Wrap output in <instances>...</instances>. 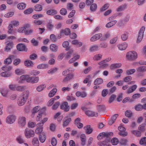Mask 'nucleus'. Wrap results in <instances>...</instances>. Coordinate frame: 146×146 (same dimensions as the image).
<instances>
[{"label": "nucleus", "mask_w": 146, "mask_h": 146, "mask_svg": "<svg viewBox=\"0 0 146 146\" xmlns=\"http://www.w3.org/2000/svg\"><path fill=\"white\" fill-rule=\"evenodd\" d=\"M113 133L111 132L109 133L103 132L100 133L97 137L98 139L101 140L103 138H105V141L100 142L99 145L101 146H110L109 143L110 141V136H113Z\"/></svg>", "instance_id": "1"}, {"label": "nucleus", "mask_w": 146, "mask_h": 146, "mask_svg": "<svg viewBox=\"0 0 146 146\" xmlns=\"http://www.w3.org/2000/svg\"><path fill=\"white\" fill-rule=\"evenodd\" d=\"M29 94L28 90H26L23 92L18 100V104L19 106L23 105L26 102Z\"/></svg>", "instance_id": "2"}, {"label": "nucleus", "mask_w": 146, "mask_h": 146, "mask_svg": "<svg viewBox=\"0 0 146 146\" xmlns=\"http://www.w3.org/2000/svg\"><path fill=\"white\" fill-rule=\"evenodd\" d=\"M126 57L129 60H133L137 58V52L134 51H130L127 53Z\"/></svg>", "instance_id": "3"}, {"label": "nucleus", "mask_w": 146, "mask_h": 146, "mask_svg": "<svg viewBox=\"0 0 146 146\" xmlns=\"http://www.w3.org/2000/svg\"><path fill=\"white\" fill-rule=\"evenodd\" d=\"M24 134L25 137L27 138H30L31 137H33L35 135L34 131L31 129H25Z\"/></svg>", "instance_id": "4"}, {"label": "nucleus", "mask_w": 146, "mask_h": 146, "mask_svg": "<svg viewBox=\"0 0 146 146\" xmlns=\"http://www.w3.org/2000/svg\"><path fill=\"white\" fill-rule=\"evenodd\" d=\"M145 30V27L144 26H142L140 29L139 31V35L138 36L137 42H140L142 40L143 36V33Z\"/></svg>", "instance_id": "5"}, {"label": "nucleus", "mask_w": 146, "mask_h": 146, "mask_svg": "<svg viewBox=\"0 0 146 146\" xmlns=\"http://www.w3.org/2000/svg\"><path fill=\"white\" fill-rule=\"evenodd\" d=\"M16 119V117L14 115H11L8 116L6 119V122L9 124L14 123Z\"/></svg>", "instance_id": "6"}, {"label": "nucleus", "mask_w": 146, "mask_h": 146, "mask_svg": "<svg viewBox=\"0 0 146 146\" xmlns=\"http://www.w3.org/2000/svg\"><path fill=\"white\" fill-rule=\"evenodd\" d=\"M71 120L72 119L71 118H68V116L65 117L63 120L62 126L63 127H65L68 125Z\"/></svg>", "instance_id": "7"}, {"label": "nucleus", "mask_w": 146, "mask_h": 146, "mask_svg": "<svg viewBox=\"0 0 146 146\" xmlns=\"http://www.w3.org/2000/svg\"><path fill=\"white\" fill-rule=\"evenodd\" d=\"M29 76L27 75H24L21 76L20 77V80L18 81V83L21 84L23 82V81L25 80L29 82Z\"/></svg>", "instance_id": "8"}, {"label": "nucleus", "mask_w": 146, "mask_h": 146, "mask_svg": "<svg viewBox=\"0 0 146 146\" xmlns=\"http://www.w3.org/2000/svg\"><path fill=\"white\" fill-rule=\"evenodd\" d=\"M60 108L61 109L64 110L66 112L68 111L70 109L69 106L68 105V103L66 102L62 103L60 106Z\"/></svg>", "instance_id": "9"}, {"label": "nucleus", "mask_w": 146, "mask_h": 146, "mask_svg": "<svg viewBox=\"0 0 146 146\" xmlns=\"http://www.w3.org/2000/svg\"><path fill=\"white\" fill-rule=\"evenodd\" d=\"M18 122L20 126H24L26 124L25 117L24 116L20 117L18 119Z\"/></svg>", "instance_id": "10"}, {"label": "nucleus", "mask_w": 146, "mask_h": 146, "mask_svg": "<svg viewBox=\"0 0 146 146\" xmlns=\"http://www.w3.org/2000/svg\"><path fill=\"white\" fill-rule=\"evenodd\" d=\"M13 44L12 41L9 42L7 44L5 47L4 49V50L7 52L10 51L11 49L13 47Z\"/></svg>", "instance_id": "11"}, {"label": "nucleus", "mask_w": 146, "mask_h": 146, "mask_svg": "<svg viewBox=\"0 0 146 146\" xmlns=\"http://www.w3.org/2000/svg\"><path fill=\"white\" fill-rule=\"evenodd\" d=\"M85 113L86 115L89 117H97L98 116L97 113L90 110L85 111Z\"/></svg>", "instance_id": "12"}, {"label": "nucleus", "mask_w": 146, "mask_h": 146, "mask_svg": "<svg viewBox=\"0 0 146 146\" xmlns=\"http://www.w3.org/2000/svg\"><path fill=\"white\" fill-rule=\"evenodd\" d=\"M110 21L107 23L106 25V27L107 28H110L114 26L117 23L116 20H114Z\"/></svg>", "instance_id": "13"}, {"label": "nucleus", "mask_w": 146, "mask_h": 146, "mask_svg": "<svg viewBox=\"0 0 146 146\" xmlns=\"http://www.w3.org/2000/svg\"><path fill=\"white\" fill-rule=\"evenodd\" d=\"M137 85H134L131 86L127 90L126 92L127 94H129L134 92L135 90L137 88Z\"/></svg>", "instance_id": "14"}, {"label": "nucleus", "mask_w": 146, "mask_h": 146, "mask_svg": "<svg viewBox=\"0 0 146 146\" xmlns=\"http://www.w3.org/2000/svg\"><path fill=\"white\" fill-rule=\"evenodd\" d=\"M110 33L107 32L105 33L103 36H102V37L100 38V40L102 41L106 40L110 37Z\"/></svg>", "instance_id": "15"}, {"label": "nucleus", "mask_w": 146, "mask_h": 146, "mask_svg": "<svg viewBox=\"0 0 146 146\" xmlns=\"http://www.w3.org/2000/svg\"><path fill=\"white\" fill-rule=\"evenodd\" d=\"M50 49L52 52H56L58 50V46L55 44H52L50 45Z\"/></svg>", "instance_id": "16"}, {"label": "nucleus", "mask_w": 146, "mask_h": 146, "mask_svg": "<svg viewBox=\"0 0 146 146\" xmlns=\"http://www.w3.org/2000/svg\"><path fill=\"white\" fill-rule=\"evenodd\" d=\"M84 129L86 131L87 134H90L93 131V129L91 127L90 125H88L84 127Z\"/></svg>", "instance_id": "17"}, {"label": "nucleus", "mask_w": 146, "mask_h": 146, "mask_svg": "<svg viewBox=\"0 0 146 146\" xmlns=\"http://www.w3.org/2000/svg\"><path fill=\"white\" fill-rule=\"evenodd\" d=\"M39 80L38 77H29V82H31L32 83H37Z\"/></svg>", "instance_id": "18"}, {"label": "nucleus", "mask_w": 146, "mask_h": 146, "mask_svg": "<svg viewBox=\"0 0 146 146\" xmlns=\"http://www.w3.org/2000/svg\"><path fill=\"white\" fill-rule=\"evenodd\" d=\"M118 116V115L116 114L114 115L111 117V119L110 120L109 124L110 125H111L115 121L117 118Z\"/></svg>", "instance_id": "19"}, {"label": "nucleus", "mask_w": 146, "mask_h": 146, "mask_svg": "<svg viewBox=\"0 0 146 146\" xmlns=\"http://www.w3.org/2000/svg\"><path fill=\"white\" fill-rule=\"evenodd\" d=\"M127 46V44L126 43H123L118 45L119 49L120 50H123L126 49Z\"/></svg>", "instance_id": "20"}, {"label": "nucleus", "mask_w": 146, "mask_h": 146, "mask_svg": "<svg viewBox=\"0 0 146 146\" xmlns=\"http://www.w3.org/2000/svg\"><path fill=\"white\" fill-rule=\"evenodd\" d=\"M17 49L20 51L25 50V46L22 44H19L17 46Z\"/></svg>", "instance_id": "21"}, {"label": "nucleus", "mask_w": 146, "mask_h": 146, "mask_svg": "<svg viewBox=\"0 0 146 146\" xmlns=\"http://www.w3.org/2000/svg\"><path fill=\"white\" fill-rule=\"evenodd\" d=\"M45 134L44 133H42L39 135V139L40 141L42 143H44L46 140Z\"/></svg>", "instance_id": "22"}, {"label": "nucleus", "mask_w": 146, "mask_h": 146, "mask_svg": "<svg viewBox=\"0 0 146 146\" xmlns=\"http://www.w3.org/2000/svg\"><path fill=\"white\" fill-rule=\"evenodd\" d=\"M81 140L82 141V145L84 146L86 144V137L85 134H83L80 135Z\"/></svg>", "instance_id": "23"}, {"label": "nucleus", "mask_w": 146, "mask_h": 146, "mask_svg": "<svg viewBox=\"0 0 146 146\" xmlns=\"http://www.w3.org/2000/svg\"><path fill=\"white\" fill-rule=\"evenodd\" d=\"M97 6L96 3L92 4L90 6V10L92 12L96 11L97 9Z\"/></svg>", "instance_id": "24"}, {"label": "nucleus", "mask_w": 146, "mask_h": 146, "mask_svg": "<svg viewBox=\"0 0 146 146\" xmlns=\"http://www.w3.org/2000/svg\"><path fill=\"white\" fill-rule=\"evenodd\" d=\"M137 72H143L146 71V66H142L138 67L137 68Z\"/></svg>", "instance_id": "25"}, {"label": "nucleus", "mask_w": 146, "mask_h": 146, "mask_svg": "<svg viewBox=\"0 0 146 146\" xmlns=\"http://www.w3.org/2000/svg\"><path fill=\"white\" fill-rule=\"evenodd\" d=\"M121 66V63H115L112 64L110 66V69H114L118 68H119Z\"/></svg>", "instance_id": "26"}, {"label": "nucleus", "mask_w": 146, "mask_h": 146, "mask_svg": "<svg viewBox=\"0 0 146 146\" xmlns=\"http://www.w3.org/2000/svg\"><path fill=\"white\" fill-rule=\"evenodd\" d=\"M70 33V30L68 28H66L64 30H62L60 31V33H64L66 35H69Z\"/></svg>", "instance_id": "27"}, {"label": "nucleus", "mask_w": 146, "mask_h": 146, "mask_svg": "<svg viewBox=\"0 0 146 146\" xmlns=\"http://www.w3.org/2000/svg\"><path fill=\"white\" fill-rule=\"evenodd\" d=\"M132 133L137 137H140L142 133L139 131L134 130L132 131Z\"/></svg>", "instance_id": "28"}, {"label": "nucleus", "mask_w": 146, "mask_h": 146, "mask_svg": "<svg viewBox=\"0 0 146 146\" xmlns=\"http://www.w3.org/2000/svg\"><path fill=\"white\" fill-rule=\"evenodd\" d=\"M72 43L74 45H76L77 47H80L82 45V43L79 42L77 40H74L72 41Z\"/></svg>", "instance_id": "29"}, {"label": "nucleus", "mask_w": 146, "mask_h": 146, "mask_svg": "<svg viewBox=\"0 0 146 146\" xmlns=\"http://www.w3.org/2000/svg\"><path fill=\"white\" fill-rule=\"evenodd\" d=\"M103 82V80L102 78H98L94 80V84L95 85H99L102 84Z\"/></svg>", "instance_id": "30"}, {"label": "nucleus", "mask_w": 146, "mask_h": 146, "mask_svg": "<svg viewBox=\"0 0 146 146\" xmlns=\"http://www.w3.org/2000/svg\"><path fill=\"white\" fill-rule=\"evenodd\" d=\"M146 125L145 123L142 124L138 127V130L141 132L144 131L145 130V128Z\"/></svg>", "instance_id": "31"}, {"label": "nucleus", "mask_w": 146, "mask_h": 146, "mask_svg": "<svg viewBox=\"0 0 146 146\" xmlns=\"http://www.w3.org/2000/svg\"><path fill=\"white\" fill-rule=\"evenodd\" d=\"M57 91V90L56 88L52 89L49 93L48 96L50 97H52L56 94Z\"/></svg>", "instance_id": "32"}, {"label": "nucleus", "mask_w": 146, "mask_h": 146, "mask_svg": "<svg viewBox=\"0 0 146 146\" xmlns=\"http://www.w3.org/2000/svg\"><path fill=\"white\" fill-rule=\"evenodd\" d=\"M24 64L25 66H27L32 67L33 65V63L30 60H26L24 62Z\"/></svg>", "instance_id": "33"}, {"label": "nucleus", "mask_w": 146, "mask_h": 146, "mask_svg": "<svg viewBox=\"0 0 146 146\" xmlns=\"http://www.w3.org/2000/svg\"><path fill=\"white\" fill-rule=\"evenodd\" d=\"M127 8L126 4H124L119 6L117 9V12H120L123 11Z\"/></svg>", "instance_id": "34"}, {"label": "nucleus", "mask_w": 146, "mask_h": 146, "mask_svg": "<svg viewBox=\"0 0 146 146\" xmlns=\"http://www.w3.org/2000/svg\"><path fill=\"white\" fill-rule=\"evenodd\" d=\"M46 13L49 15H54L57 13V11L54 9H50L48 10L46 12Z\"/></svg>", "instance_id": "35"}, {"label": "nucleus", "mask_w": 146, "mask_h": 146, "mask_svg": "<svg viewBox=\"0 0 146 146\" xmlns=\"http://www.w3.org/2000/svg\"><path fill=\"white\" fill-rule=\"evenodd\" d=\"M48 67V65L47 64H41L38 65L37 68L39 69H45Z\"/></svg>", "instance_id": "36"}, {"label": "nucleus", "mask_w": 146, "mask_h": 146, "mask_svg": "<svg viewBox=\"0 0 146 146\" xmlns=\"http://www.w3.org/2000/svg\"><path fill=\"white\" fill-rule=\"evenodd\" d=\"M32 143L34 146H39V141L37 137H34L32 141Z\"/></svg>", "instance_id": "37"}, {"label": "nucleus", "mask_w": 146, "mask_h": 146, "mask_svg": "<svg viewBox=\"0 0 146 146\" xmlns=\"http://www.w3.org/2000/svg\"><path fill=\"white\" fill-rule=\"evenodd\" d=\"M128 33L127 32H125L121 36V38L123 41L127 40L128 38Z\"/></svg>", "instance_id": "38"}, {"label": "nucleus", "mask_w": 146, "mask_h": 146, "mask_svg": "<svg viewBox=\"0 0 146 146\" xmlns=\"http://www.w3.org/2000/svg\"><path fill=\"white\" fill-rule=\"evenodd\" d=\"M102 55L100 54L95 55L93 58V59L94 60H99L102 59Z\"/></svg>", "instance_id": "39"}, {"label": "nucleus", "mask_w": 146, "mask_h": 146, "mask_svg": "<svg viewBox=\"0 0 146 146\" xmlns=\"http://www.w3.org/2000/svg\"><path fill=\"white\" fill-rule=\"evenodd\" d=\"M16 141L19 144H21L24 142V141L21 136H18L16 138Z\"/></svg>", "instance_id": "40"}, {"label": "nucleus", "mask_w": 146, "mask_h": 146, "mask_svg": "<svg viewBox=\"0 0 146 146\" xmlns=\"http://www.w3.org/2000/svg\"><path fill=\"white\" fill-rule=\"evenodd\" d=\"M105 63L103 60L99 62L98 64L100 65V68H104L108 66V64Z\"/></svg>", "instance_id": "41"}, {"label": "nucleus", "mask_w": 146, "mask_h": 146, "mask_svg": "<svg viewBox=\"0 0 146 146\" xmlns=\"http://www.w3.org/2000/svg\"><path fill=\"white\" fill-rule=\"evenodd\" d=\"M26 88L25 86H17L16 90L19 92H22L25 90Z\"/></svg>", "instance_id": "42"}, {"label": "nucleus", "mask_w": 146, "mask_h": 146, "mask_svg": "<svg viewBox=\"0 0 146 146\" xmlns=\"http://www.w3.org/2000/svg\"><path fill=\"white\" fill-rule=\"evenodd\" d=\"M42 7L40 5H36L34 7V10L37 11H41L42 10Z\"/></svg>", "instance_id": "43"}, {"label": "nucleus", "mask_w": 146, "mask_h": 146, "mask_svg": "<svg viewBox=\"0 0 146 146\" xmlns=\"http://www.w3.org/2000/svg\"><path fill=\"white\" fill-rule=\"evenodd\" d=\"M17 8L19 9L22 10L24 9L26 7V4L23 3H19L17 5Z\"/></svg>", "instance_id": "44"}, {"label": "nucleus", "mask_w": 146, "mask_h": 146, "mask_svg": "<svg viewBox=\"0 0 146 146\" xmlns=\"http://www.w3.org/2000/svg\"><path fill=\"white\" fill-rule=\"evenodd\" d=\"M73 76L74 75L73 74L69 75L64 78L63 81L64 82H67L72 79Z\"/></svg>", "instance_id": "45"}, {"label": "nucleus", "mask_w": 146, "mask_h": 146, "mask_svg": "<svg viewBox=\"0 0 146 146\" xmlns=\"http://www.w3.org/2000/svg\"><path fill=\"white\" fill-rule=\"evenodd\" d=\"M111 142L113 145H116L119 143V141L117 138L114 137L111 140Z\"/></svg>", "instance_id": "46"}, {"label": "nucleus", "mask_w": 146, "mask_h": 146, "mask_svg": "<svg viewBox=\"0 0 146 146\" xmlns=\"http://www.w3.org/2000/svg\"><path fill=\"white\" fill-rule=\"evenodd\" d=\"M24 71L23 69H17L15 70V73L17 75H21L23 74Z\"/></svg>", "instance_id": "47"}, {"label": "nucleus", "mask_w": 146, "mask_h": 146, "mask_svg": "<svg viewBox=\"0 0 146 146\" xmlns=\"http://www.w3.org/2000/svg\"><path fill=\"white\" fill-rule=\"evenodd\" d=\"M125 115L128 117H130L132 116L133 113L131 110H127L125 111Z\"/></svg>", "instance_id": "48"}, {"label": "nucleus", "mask_w": 146, "mask_h": 146, "mask_svg": "<svg viewBox=\"0 0 146 146\" xmlns=\"http://www.w3.org/2000/svg\"><path fill=\"white\" fill-rule=\"evenodd\" d=\"M98 46L94 45L90 48V50L91 52H92L96 51L98 50Z\"/></svg>", "instance_id": "49"}, {"label": "nucleus", "mask_w": 146, "mask_h": 146, "mask_svg": "<svg viewBox=\"0 0 146 146\" xmlns=\"http://www.w3.org/2000/svg\"><path fill=\"white\" fill-rule=\"evenodd\" d=\"M46 87L44 85H41L38 86L36 88V90L38 92H40L43 90Z\"/></svg>", "instance_id": "50"}, {"label": "nucleus", "mask_w": 146, "mask_h": 146, "mask_svg": "<svg viewBox=\"0 0 146 146\" xmlns=\"http://www.w3.org/2000/svg\"><path fill=\"white\" fill-rule=\"evenodd\" d=\"M135 69H134L128 70L126 71V74L127 75H131L135 73Z\"/></svg>", "instance_id": "51"}, {"label": "nucleus", "mask_w": 146, "mask_h": 146, "mask_svg": "<svg viewBox=\"0 0 146 146\" xmlns=\"http://www.w3.org/2000/svg\"><path fill=\"white\" fill-rule=\"evenodd\" d=\"M12 68V67L11 66H4L2 68V69L3 70L5 71H9L11 70Z\"/></svg>", "instance_id": "52"}, {"label": "nucleus", "mask_w": 146, "mask_h": 146, "mask_svg": "<svg viewBox=\"0 0 146 146\" xmlns=\"http://www.w3.org/2000/svg\"><path fill=\"white\" fill-rule=\"evenodd\" d=\"M52 21L51 20H49L47 24V27L50 30H51L53 27V25L52 24Z\"/></svg>", "instance_id": "53"}, {"label": "nucleus", "mask_w": 146, "mask_h": 146, "mask_svg": "<svg viewBox=\"0 0 146 146\" xmlns=\"http://www.w3.org/2000/svg\"><path fill=\"white\" fill-rule=\"evenodd\" d=\"M0 92L2 95L3 96H6L8 93V91L7 90L5 89H1L0 90Z\"/></svg>", "instance_id": "54"}, {"label": "nucleus", "mask_w": 146, "mask_h": 146, "mask_svg": "<svg viewBox=\"0 0 146 146\" xmlns=\"http://www.w3.org/2000/svg\"><path fill=\"white\" fill-rule=\"evenodd\" d=\"M139 143L141 145H144L146 146V137L141 138L139 141Z\"/></svg>", "instance_id": "55"}, {"label": "nucleus", "mask_w": 146, "mask_h": 146, "mask_svg": "<svg viewBox=\"0 0 146 146\" xmlns=\"http://www.w3.org/2000/svg\"><path fill=\"white\" fill-rule=\"evenodd\" d=\"M110 5L108 3L105 4L101 9L100 10L101 11H103L106 10L109 7Z\"/></svg>", "instance_id": "56"}, {"label": "nucleus", "mask_w": 146, "mask_h": 146, "mask_svg": "<svg viewBox=\"0 0 146 146\" xmlns=\"http://www.w3.org/2000/svg\"><path fill=\"white\" fill-rule=\"evenodd\" d=\"M135 109L137 111H140L143 109V106L140 104H139L135 106Z\"/></svg>", "instance_id": "57"}, {"label": "nucleus", "mask_w": 146, "mask_h": 146, "mask_svg": "<svg viewBox=\"0 0 146 146\" xmlns=\"http://www.w3.org/2000/svg\"><path fill=\"white\" fill-rule=\"evenodd\" d=\"M62 46L66 48V50H68L69 49V47H68V46L69 45V43L67 41L64 42L62 43Z\"/></svg>", "instance_id": "58"}, {"label": "nucleus", "mask_w": 146, "mask_h": 146, "mask_svg": "<svg viewBox=\"0 0 146 146\" xmlns=\"http://www.w3.org/2000/svg\"><path fill=\"white\" fill-rule=\"evenodd\" d=\"M73 52V50H70L69 52L67 53L66 56L65 57V58L66 59H68L70 58L71 57V55Z\"/></svg>", "instance_id": "59"}, {"label": "nucleus", "mask_w": 146, "mask_h": 146, "mask_svg": "<svg viewBox=\"0 0 146 146\" xmlns=\"http://www.w3.org/2000/svg\"><path fill=\"white\" fill-rule=\"evenodd\" d=\"M116 96L114 94L112 95L109 98V99L108 101L109 103L110 104L113 102L114 100L116 98Z\"/></svg>", "instance_id": "60"}, {"label": "nucleus", "mask_w": 146, "mask_h": 146, "mask_svg": "<svg viewBox=\"0 0 146 146\" xmlns=\"http://www.w3.org/2000/svg\"><path fill=\"white\" fill-rule=\"evenodd\" d=\"M108 93V91L107 89H104L102 92V96L103 97L106 96Z\"/></svg>", "instance_id": "61"}, {"label": "nucleus", "mask_w": 146, "mask_h": 146, "mask_svg": "<svg viewBox=\"0 0 146 146\" xmlns=\"http://www.w3.org/2000/svg\"><path fill=\"white\" fill-rule=\"evenodd\" d=\"M100 46L101 48H105L108 47V45L106 42H103L100 43Z\"/></svg>", "instance_id": "62"}, {"label": "nucleus", "mask_w": 146, "mask_h": 146, "mask_svg": "<svg viewBox=\"0 0 146 146\" xmlns=\"http://www.w3.org/2000/svg\"><path fill=\"white\" fill-rule=\"evenodd\" d=\"M12 62V60L10 58L8 57L4 61V64H9Z\"/></svg>", "instance_id": "63"}, {"label": "nucleus", "mask_w": 146, "mask_h": 146, "mask_svg": "<svg viewBox=\"0 0 146 146\" xmlns=\"http://www.w3.org/2000/svg\"><path fill=\"white\" fill-rule=\"evenodd\" d=\"M117 26L119 27L124 26L125 25L123 22V20L121 19L117 23Z\"/></svg>", "instance_id": "64"}]
</instances>
